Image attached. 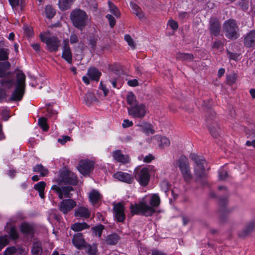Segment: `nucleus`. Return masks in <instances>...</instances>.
Wrapping results in <instances>:
<instances>
[{
  "instance_id": "48",
  "label": "nucleus",
  "mask_w": 255,
  "mask_h": 255,
  "mask_svg": "<svg viewBox=\"0 0 255 255\" xmlns=\"http://www.w3.org/2000/svg\"><path fill=\"white\" fill-rule=\"evenodd\" d=\"M209 129L212 136L215 138H218L220 136V134L219 131V128L217 126H210L209 127Z\"/></svg>"
},
{
  "instance_id": "19",
  "label": "nucleus",
  "mask_w": 255,
  "mask_h": 255,
  "mask_svg": "<svg viewBox=\"0 0 255 255\" xmlns=\"http://www.w3.org/2000/svg\"><path fill=\"white\" fill-rule=\"evenodd\" d=\"M210 195L211 198L217 199L219 205V208L217 210V214L219 217L221 219H222L223 218V200L222 197L212 191L210 192Z\"/></svg>"
},
{
  "instance_id": "11",
  "label": "nucleus",
  "mask_w": 255,
  "mask_h": 255,
  "mask_svg": "<svg viewBox=\"0 0 255 255\" xmlns=\"http://www.w3.org/2000/svg\"><path fill=\"white\" fill-rule=\"evenodd\" d=\"M94 163L89 160H81L79 162L77 168L83 175H88L93 169Z\"/></svg>"
},
{
  "instance_id": "16",
  "label": "nucleus",
  "mask_w": 255,
  "mask_h": 255,
  "mask_svg": "<svg viewBox=\"0 0 255 255\" xmlns=\"http://www.w3.org/2000/svg\"><path fill=\"white\" fill-rule=\"evenodd\" d=\"M72 242L74 246L79 250L84 248L87 244L84 239L82 234L80 233L74 235Z\"/></svg>"
},
{
  "instance_id": "47",
  "label": "nucleus",
  "mask_w": 255,
  "mask_h": 255,
  "mask_svg": "<svg viewBox=\"0 0 255 255\" xmlns=\"http://www.w3.org/2000/svg\"><path fill=\"white\" fill-rule=\"evenodd\" d=\"M42 252L41 247L39 244L35 243L31 250L32 255H41Z\"/></svg>"
},
{
  "instance_id": "62",
  "label": "nucleus",
  "mask_w": 255,
  "mask_h": 255,
  "mask_svg": "<svg viewBox=\"0 0 255 255\" xmlns=\"http://www.w3.org/2000/svg\"><path fill=\"white\" fill-rule=\"evenodd\" d=\"M71 139L70 137L68 135H64L61 138H58V142L64 144H65L67 141L70 140Z\"/></svg>"
},
{
  "instance_id": "58",
  "label": "nucleus",
  "mask_w": 255,
  "mask_h": 255,
  "mask_svg": "<svg viewBox=\"0 0 255 255\" xmlns=\"http://www.w3.org/2000/svg\"><path fill=\"white\" fill-rule=\"evenodd\" d=\"M106 17L109 21V24H110V26L112 28H113L115 26V23H116L115 18L112 15L109 14H108L106 15Z\"/></svg>"
},
{
  "instance_id": "38",
  "label": "nucleus",
  "mask_w": 255,
  "mask_h": 255,
  "mask_svg": "<svg viewBox=\"0 0 255 255\" xmlns=\"http://www.w3.org/2000/svg\"><path fill=\"white\" fill-rule=\"evenodd\" d=\"M34 172H40L42 176H45L48 174V170L47 168L42 166V164H37L33 168Z\"/></svg>"
},
{
  "instance_id": "13",
  "label": "nucleus",
  "mask_w": 255,
  "mask_h": 255,
  "mask_svg": "<svg viewBox=\"0 0 255 255\" xmlns=\"http://www.w3.org/2000/svg\"><path fill=\"white\" fill-rule=\"evenodd\" d=\"M205 166L203 167H194L195 181L197 182H200L203 185L207 184V182L204 180L207 177V174L205 173Z\"/></svg>"
},
{
  "instance_id": "40",
  "label": "nucleus",
  "mask_w": 255,
  "mask_h": 255,
  "mask_svg": "<svg viewBox=\"0 0 255 255\" xmlns=\"http://www.w3.org/2000/svg\"><path fill=\"white\" fill-rule=\"evenodd\" d=\"M119 240V236L116 234H112L108 236L106 242L107 244L110 245H116Z\"/></svg>"
},
{
  "instance_id": "36",
  "label": "nucleus",
  "mask_w": 255,
  "mask_h": 255,
  "mask_svg": "<svg viewBox=\"0 0 255 255\" xmlns=\"http://www.w3.org/2000/svg\"><path fill=\"white\" fill-rule=\"evenodd\" d=\"M176 58L179 60L191 61L194 58V56L190 53H184L179 52L176 54Z\"/></svg>"
},
{
  "instance_id": "28",
  "label": "nucleus",
  "mask_w": 255,
  "mask_h": 255,
  "mask_svg": "<svg viewBox=\"0 0 255 255\" xmlns=\"http://www.w3.org/2000/svg\"><path fill=\"white\" fill-rule=\"evenodd\" d=\"M177 164L180 170L190 167L188 159L185 155L180 156L177 160Z\"/></svg>"
},
{
  "instance_id": "6",
  "label": "nucleus",
  "mask_w": 255,
  "mask_h": 255,
  "mask_svg": "<svg viewBox=\"0 0 255 255\" xmlns=\"http://www.w3.org/2000/svg\"><path fill=\"white\" fill-rule=\"evenodd\" d=\"M128 114L134 118L142 119L145 117L147 109L143 104H138L133 107L128 108Z\"/></svg>"
},
{
  "instance_id": "4",
  "label": "nucleus",
  "mask_w": 255,
  "mask_h": 255,
  "mask_svg": "<svg viewBox=\"0 0 255 255\" xmlns=\"http://www.w3.org/2000/svg\"><path fill=\"white\" fill-rule=\"evenodd\" d=\"M239 26L235 20L229 19L224 22V32L226 37L231 40H234L240 36Z\"/></svg>"
},
{
  "instance_id": "3",
  "label": "nucleus",
  "mask_w": 255,
  "mask_h": 255,
  "mask_svg": "<svg viewBox=\"0 0 255 255\" xmlns=\"http://www.w3.org/2000/svg\"><path fill=\"white\" fill-rule=\"evenodd\" d=\"M73 25L82 31L89 23V17L86 12L79 8L73 10L70 15Z\"/></svg>"
},
{
  "instance_id": "51",
  "label": "nucleus",
  "mask_w": 255,
  "mask_h": 255,
  "mask_svg": "<svg viewBox=\"0 0 255 255\" xmlns=\"http://www.w3.org/2000/svg\"><path fill=\"white\" fill-rule=\"evenodd\" d=\"M9 241L7 235L0 237V251L9 244Z\"/></svg>"
},
{
  "instance_id": "55",
  "label": "nucleus",
  "mask_w": 255,
  "mask_h": 255,
  "mask_svg": "<svg viewBox=\"0 0 255 255\" xmlns=\"http://www.w3.org/2000/svg\"><path fill=\"white\" fill-rule=\"evenodd\" d=\"M46 183L44 181H41L34 185V188L38 191H44Z\"/></svg>"
},
{
  "instance_id": "42",
  "label": "nucleus",
  "mask_w": 255,
  "mask_h": 255,
  "mask_svg": "<svg viewBox=\"0 0 255 255\" xmlns=\"http://www.w3.org/2000/svg\"><path fill=\"white\" fill-rule=\"evenodd\" d=\"M108 5L111 12L115 15L117 17H120L121 13L118 8L110 1H108Z\"/></svg>"
},
{
  "instance_id": "35",
  "label": "nucleus",
  "mask_w": 255,
  "mask_h": 255,
  "mask_svg": "<svg viewBox=\"0 0 255 255\" xmlns=\"http://www.w3.org/2000/svg\"><path fill=\"white\" fill-rule=\"evenodd\" d=\"M89 228V226L87 223H77L72 225L71 229L75 232L81 231L84 229Z\"/></svg>"
},
{
  "instance_id": "45",
  "label": "nucleus",
  "mask_w": 255,
  "mask_h": 255,
  "mask_svg": "<svg viewBox=\"0 0 255 255\" xmlns=\"http://www.w3.org/2000/svg\"><path fill=\"white\" fill-rule=\"evenodd\" d=\"M45 14L47 18H52L55 14V10L50 6L47 5L45 8Z\"/></svg>"
},
{
  "instance_id": "10",
  "label": "nucleus",
  "mask_w": 255,
  "mask_h": 255,
  "mask_svg": "<svg viewBox=\"0 0 255 255\" xmlns=\"http://www.w3.org/2000/svg\"><path fill=\"white\" fill-rule=\"evenodd\" d=\"M212 102L211 100H208L207 101L203 100L202 104L206 112V120L208 123H210L211 121H214L216 117V113L211 108Z\"/></svg>"
},
{
  "instance_id": "60",
  "label": "nucleus",
  "mask_w": 255,
  "mask_h": 255,
  "mask_svg": "<svg viewBox=\"0 0 255 255\" xmlns=\"http://www.w3.org/2000/svg\"><path fill=\"white\" fill-rule=\"evenodd\" d=\"M111 70L117 75H119L121 73V70L119 66L117 65H112L110 67Z\"/></svg>"
},
{
  "instance_id": "17",
  "label": "nucleus",
  "mask_w": 255,
  "mask_h": 255,
  "mask_svg": "<svg viewBox=\"0 0 255 255\" xmlns=\"http://www.w3.org/2000/svg\"><path fill=\"white\" fill-rule=\"evenodd\" d=\"M113 176L115 178L128 184L132 183L133 181V177L131 175L122 171L117 172Z\"/></svg>"
},
{
  "instance_id": "49",
  "label": "nucleus",
  "mask_w": 255,
  "mask_h": 255,
  "mask_svg": "<svg viewBox=\"0 0 255 255\" xmlns=\"http://www.w3.org/2000/svg\"><path fill=\"white\" fill-rule=\"evenodd\" d=\"M46 122L47 119L44 117H41L38 120L39 126L41 127L44 131H47L49 128Z\"/></svg>"
},
{
  "instance_id": "5",
  "label": "nucleus",
  "mask_w": 255,
  "mask_h": 255,
  "mask_svg": "<svg viewBox=\"0 0 255 255\" xmlns=\"http://www.w3.org/2000/svg\"><path fill=\"white\" fill-rule=\"evenodd\" d=\"M40 37L41 40L46 44L49 51L53 52L58 51L60 45V40L58 37L55 36L47 37L42 34H40Z\"/></svg>"
},
{
  "instance_id": "24",
  "label": "nucleus",
  "mask_w": 255,
  "mask_h": 255,
  "mask_svg": "<svg viewBox=\"0 0 255 255\" xmlns=\"http://www.w3.org/2000/svg\"><path fill=\"white\" fill-rule=\"evenodd\" d=\"M113 157L115 160L123 163H127L129 162L128 156L124 155L120 150L113 152Z\"/></svg>"
},
{
  "instance_id": "20",
  "label": "nucleus",
  "mask_w": 255,
  "mask_h": 255,
  "mask_svg": "<svg viewBox=\"0 0 255 255\" xmlns=\"http://www.w3.org/2000/svg\"><path fill=\"white\" fill-rule=\"evenodd\" d=\"M255 227V222L253 221L248 223L244 228L240 231L238 236L240 238H245L253 231Z\"/></svg>"
},
{
  "instance_id": "61",
  "label": "nucleus",
  "mask_w": 255,
  "mask_h": 255,
  "mask_svg": "<svg viewBox=\"0 0 255 255\" xmlns=\"http://www.w3.org/2000/svg\"><path fill=\"white\" fill-rule=\"evenodd\" d=\"M1 115L2 116V118L4 121H7L9 118L10 117V115L9 114V111L3 109L1 111Z\"/></svg>"
},
{
  "instance_id": "14",
  "label": "nucleus",
  "mask_w": 255,
  "mask_h": 255,
  "mask_svg": "<svg viewBox=\"0 0 255 255\" xmlns=\"http://www.w3.org/2000/svg\"><path fill=\"white\" fill-rule=\"evenodd\" d=\"M63 46L62 47V58L65 59L68 63H72V54L69 44L68 39L63 40Z\"/></svg>"
},
{
  "instance_id": "26",
  "label": "nucleus",
  "mask_w": 255,
  "mask_h": 255,
  "mask_svg": "<svg viewBox=\"0 0 255 255\" xmlns=\"http://www.w3.org/2000/svg\"><path fill=\"white\" fill-rule=\"evenodd\" d=\"M20 231L26 235H32L34 234V227L32 225L24 222L20 226Z\"/></svg>"
},
{
  "instance_id": "39",
  "label": "nucleus",
  "mask_w": 255,
  "mask_h": 255,
  "mask_svg": "<svg viewBox=\"0 0 255 255\" xmlns=\"http://www.w3.org/2000/svg\"><path fill=\"white\" fill-rule=\"evenodd\" d=\"M180 171L185 181L187 183H189L193 178L190 167Z\"/></svg>"
},
{
  "instance_id": "46",
  "label": "nucleus",
  "mask_w": 255,
  "mask_h": 255,
  "mask_svg": "<svg viewBox=\"0 0 255 255\" xmlns=\"http://www.w3.org/2000/svg\"><path fill=\"white\" fill-rule=\"evenodd\" d=\"M227 55L230 59L238 61L240 54L230 51L229 48L227 49Z\"/></svg>"
},
{
  "instance_id": "21",
  "label": "nucleus",
  "mask_w": 255,
  "mask_h": 255,
  "mask_svg": "<svg viewBox=\"0 0 255 255\" xmlns=\"http://www.w3.org/2000/svg\"><path fill=\"white\" fill-rule=\"evenodd\" d=\"M220 25L219 20L216 18H211L210 20V31L211 34L217 36L220 31Z\"/></svg>"
},
{
  "instance_id": "53",
  "label": "nucleus",
  "mask_w": 255,
  "mask_h": 255,
  "mask_svg": "<svg viewBox=\"0 0 255 255\" xmlns=\"http://www.w3.org/2000/svg\"><path fill=\"white\" fill-rule=\"evenodd\" d=\"M8 233L10 238L13 240H15L18 237V235L15 227H11Z\"/></svg>"
},
{
  "instance_id": "23",
  "label": "nucleus",
  "mask_w": 255,
  "mask_h": 255,
  "mask_svg": "<svg viewBox=\"0 0 255 255\" xmlns=\"http://www.w3.org/2000/svg\"><path fill=\"white\" fill-rule=\"evenodd\" d=\"M137 126L141 128V131L146 133L153 134L155 133V130L153 128V127L151 124L147 123L145 122H142L138 123Z\"/></svg>"
},
{
  "instance_id": "41",
  "label": "nucleus",
  "mask_w": 255,
  "mask_h": 255,
  "mask_svg": "<svg viewBox=\"0 0 255 255\" xmlns=\"http://www.w3.org/2000/svg\"><path fill=\"white\" fill-rule=\"evenodd\" d=\"M89 198L93 204H96L100 198V194L98 191L93 190L89 194Z\"/></svg>"
},
{
  "instance_id": "30",
  "label": "nucleus",
  "mask_w": 255,
  "mask_h": 255,
  "mask_svg": "<svg viewBox=\"0 0 255 255\" xmlns=\"http://www.w3.org/2000/svg\"><path fill=\"white\" fill-rule=\"evenodd\" d=\"M98 102V99L93 93L88 92L85 95V102L87 106H91L94 103Z\"/></svg>"
},
{
  "instance_id": "52",
  "label": "nucleus",
  "mask_w": 255,
  "mask_h": 255,
  "mask_svg": "<svg viewBox=\"0 0 255 255\" xmlns=\"http://www.w3.org/2000/svg\"><path fill=\"white\" fill-rule=\"evenodd\" d=\"M98 40V37L96 36H91L89 37V44L91 45V48L93 50L95 49Z\"/></svg>"
},
{
  "instance_id": "57",
  "label": "nucleus",
  "mask_w": 255,
  "mask_h": 255,
  "mask_svg": "<svg viewBox=\"0 0 255 255\" xmlns=\"http://www.w3.org/2000/svg\"><path fill=\"white\" fill-rule=\"evenodd\" d=\"M7 97L6 91L3 88H0V103H2L6 101Z\"/></svg>"
},
{
  "instance_id": "37",
  "label": "nucleus",
  "mask_w": 255,
  "mask_h": 255,
  "mask_svg": "<svg viewBox=\"0 0 255 255\" xmlns=\"http://www.w3.org/2000/svg\"><path fill=\"white\" fill-rule=\"evenodd\" d=\"M84 248L88 255H98L97 246L96 244L90 245L87 244Z\"/></svg>"
},
{
  "instance_id": "25",
  "label": "nucleus",
  "mask_w": 255,
  "mask_h": 255,
  "mask_svg": "<svg viewBox=\"0 0 255 255\" xmlns=\"http://www.w3.org/2000/svg\"><path fill=\"white\" fill-rule=\"evenodd\" d=\"M87 74L92 80L98 81L101 75V73L95 67H90L88 69Z\"/></svg>"
},
{
  "instance_id": "15",
  "label": "nucleus",
  "mask_w": 255,
  "mask_h": 255,
  "mask_svg": "<svg viewBox=\"0 0 255 255\" xmlns=\"http://www.w3.org/2000/svg\"><path fill=\"white\" fill-rule=\"evenodd\" d=\"M114 210L115 217L119 222H123L126 216L124 213L125 208L122 204L118 203L114 206Z\"/></svg>"
},
{
  "instance_id": "31",
  "label": "nucleus",
  "mask_w": 255,
  "mask_h": 255,
  "mask_svg": "<svg viewBox=\"0 0 255 255\" xmlns=\"http://www.w3.org/2000/svg\"><path fill=\"white\" fill-rule=\"evenodd\" d=\"M90 214L88 209L85 207L78 208L75 211V216L84 217L85 218H89Z\"/></svg>"
},
{
  "instance_id": "2",
  "label": "nucleus",
  "mask_w": 255,
  "mask_h": 255,
  "mask_svg": "<svg viewBox=\"0 0 255 255\" xmlns=\"http://www.w3.org/2000/svg\"><path fill=\"white\" fill-rule=\"evenodd\" d=\"M149 203L150 206L144 202H141L139 204L135 205L131 204L130 207L131 214L132 215L141 214L145 216H151L155 212L154 207H157L160 204L159 197L156 194L153 195Z\"/></svg>"
},
{
  "instance_id": "34",
  "label": "nucleus",
  "mask_w": 255,
  "mask_h": 255,
  "mask_svg": "<svg viewBox=\"0 0 255 255\" xmlns=\"http://www.w3.org/2000/svg\"><path fill=\"white\" fill-rule=\"evenodd\" d=\"M75 0H59L58 5L60 9L65 10L69 9Z\"/></svg>"
},
{
  "instance_id": "54",
  "label": "nucleus",
  "mask_w": 255,
  "mask_h": 255,
  "mask_svg": "<svg viewBox=\"0 0 255 255\" xmlns=\"http://www.w3.org/2000/svg\"><path fill=\"white\" fill-rule=\"evenodd\" d=\"M125 39L128 42L129 46H130L132 49H134L135 47V44L133 41V39L131 37L128 35L126 34L125 35Z\"/></svg>"
},
{
  "instance_id": "29",
  "label": "nucleus",
  "mask_w": 255,
  "mask_h": 255,
  "mask_svg": "<svg viewBox=\"0 0 255 255\" xmlns=\"http://www.w3.org/2000/svg\"><path fill=\"white\" fill-rule=\"evenodd\" d=\"M190 158L194 162L195 164L194 167H204V164L206 163L204 159L199 157L194 153H191L190 155Z\"/></svg>"
},
{
  "instance_id": "8",
  "label": "nucleus",
  "mask_w": 255,
  "mask_h": 255,
  "mask_svg": "<svg viewBox=\"0 0 255 255\" xmlns=\"http://www.w3.org/2000/svg\"><path fill=\"white\" fill-rule=\"evenodd\" d=\"M60 178L61 182L65 184L75 185L78 182L77 176L68 170H64L60 173Z\"/></svg>"
},
{
  "instance_id": "9",
  "label": "nucleus",
  "mask_w": 255,
  "mask_h": 255,
  "mask_svg": "<svg viewBox=\"0 0 255 255\" xmlns=\"http://www.w3.org/2000/svg\"><path fill=\"white\" fill-rule=\"evenodd\" d=\"M51 189L57 194L60 199H62L63 197L70 198L72 196V194L70 192L74 190L73 188L71 186H68L60 187L55 185L52 186Z\"/></svg>"
},
{
  "instance_id": "22",
  "label": "nucleus",
  "mask_w": 255,
  "mask_h": 255,
  "mask_svg": "<svg viewBox=\"0 0 255 255\" xmlns=\"http://www.w3.org/2000/svg\"><path fill=\"white\" fill-rule=\"evenodd\" d=\"M228 195L229 194L227 193V189L224 187V226L226 225V226L228 225V223L225 220L226 218L229 217L235 210L233 207H230L227 204L225 196H228Z\"/></svg>"
},
{
  "instance_id": "64",
  "label": "nucleus",
  "mask_w": 255,
  "mask_h": 255,
  "mask_svg": "<svg viewBox=\"0 0 255 255\" xmlns=\"http://www.w3.org/2000/svg\"><path fill=\"white\" fill-rule=\"evenodd\" d=\"M133 125V123L132 121H130L128 120H125L124 121V123H123V127L124 128L130 127Z\"/></svg>"
},
{
  "instance_id": "44",
  "label": "nucleus",
  "mask_w": 255,
  "mask_h": 255,
  "mask_svg": "<svg viewBox=\"0 0 255 255\" xmlns=\"http://www.w3.org/2000/svg\"><path fill=\"white\" fill-rule=\"evenodd\" d=\"M9 50L6 48H0V61H5L8 58Z\"/></svg>"
},
{
  "instance_id": "59",
  "label": "nucleus",
  "mask_w": 255,
  "mask_h": 255,
  "mask_svg": "<svg viewBox=\"0 0 255 255\" xmlns=\"http://www.w3.org/2000/svg\"><path fill=\"white\" fill-rule=\"evenodd\" d=\"M168 24L173 30H176L178 28V25L177 22L173 19L169 20L168 21Z\"/></svg>"
},
{
  "instance_id": "27",
  "label": "nucleus",
  "mask_w": 255,
  "mask_h": 255,
  "mask_svg": "<svg viewBox=\"0 0 255 255\" xmlns=\"http://www.w3.org/2000/svg\"><path fill=\"white\" fill-rule=\"evenodd\" d=\"M154 138L157 140L159 142L158 146L161 148L163 149L165 147H168L170 144V141L168 138L165 136H161V135H155L153 136Z\"/></svg>"
},
{
  "instance_id": "1",
  "label": "nucleus",
  "mask_w": 255,
  "mask_h": 255,
  "mask_svg": "<svg viewBox=\"0 0 255 255\" xmlns=\"http://www.w3.org/2000/svg\"><path fill=\"white\" fill-rule=\"evenodd\" d=\"M11 67L8 61L0 62V81L1 86L9 89L15 84L14 91L11 94L8 101H20L25 93V75L21 71L17 72H7Z\"/></svg>"
},
{
  "instance_id": "43",
  "label": "nucleus",
  "mask_w": 255,
  "mask_h": 255,
  "mask_svg": "<svg viewBox=\"0 0 255 255\" xmlns=\"http://www.w3.org/2000/svg\"><path fill=\"white\" fill-rule=\"evenodd\" d=\"M237 75L235 73L227 74L226 76L227 84L229 86L232 85L236 81Z\"/></svg>"
},
{
  "instance_id": "32",
  "label": "nucleus",
  "mask_w": 255,
  "mask_h": 255,
  "mask_svg": "<svg viewBox=\"0 0 255 255\" xmlns=\"http://www.w3.org/2000/svg\"><path fill=\"white\" fill-rule=\"evenodd\" d=\"M127 101L128 105L130 106L129 107H133V106L139 104L137 101L135 96L132 92H128L127 96Z\"/></svg>"
},
{
  "instance_id": "33",
  "label": "nucleus",
  "mask_w": 255,
  "mask_h": 255,
  "mask_svg": "<svg viewBox=\"0 0 255 255\" xmlns=\"http://www.w3.org/2000/svg\"><path fill=\"white\" fill-rule=\"evenodd\" d=\"M130 5L132 7L133 12L140 19L144 17V15L139 6L133 2H130Z\"/></svg>"
},
{
  "instance_id": "7",
  "label": "nucleus",
  "mask_w": 255,
  "mask_h": 255,
  "mask_svg": "<svg viewBox=\"0 0 255 255\" xmlns=\"http://www.w3.org/2000/svg\"><path fill=\"white\" fill-rule=\"evenodd\" d=\"M134 177L142 186H146L149 183L150 175L149 170L147 168H143L140 171L135 170L134 171Z\"/></svg>"
},
{
  "instance_id": "63",
  "label": "nucleus",
  "mask_w": 255,
  "mask_h": 255,
  "mask_svg": "<svg viewBox=\"0 0 255 255\" xmlns=\"http://www.w3.org/2000/svg\"><path fill=\"white\" fill-rule=\"evenodd\" d=\"M78 37L75 34L73 33L70 37V41L72 44L76 43L78 42Z\"/></svg>"
},
{
  "instance_id": "50",
  "label": "nucleus",
  "mask_w": 255,
  "mask_h": 255,
  "mask_svg": "<svg viewBox=\"0 0 255 255\" xmlns=\"http://www.w3.org/2000/svg\"><path fill=\"white\" fill-rule=\"evenodd\" d=\"M104 229V226L100 224L93 227L92 230L96 235H98L99 237H101Z\"/></svg>"
},
{
  "instance_id": "12",
  "label": "nucleus",
  "mask_w": 255,
  "mask_h": 255,
  "mask_svg": "<svg viewBox=\"0 0 255 255\" xmlns=\"http://www.w3.org/2000/svg\"><path fill=\"white\" fill-rule=\"evenodd\" d=\"M76 206V202L71 199L63 200L59 203V210L64 214H67Z\"/></svg>"
},
{
  "instance_id": "56",
  "label": "nucleus",
  "mask_w": 255,
  "mask_h": 255,
  "mask_svg": "<svg viewBox=\"0 0 255 255\" xmlns=\"http://www.w3.org/2000/svg\"><path fill=\"white\" fill-rule=\"evenodd\" d=\"M17 252V250L14 247H10L6 248L4 252V255H12Z\"/></svg>"
},
{
  "instance_id": "18",
  "label": "nucleus",
  "mask_w": 255,
  "mask_h": 255,
  "mask_svg": "<svg viewBox=\"0 0 255 255\" xmlns=\"http://www.w3.org/2000/svg\"><path fill=\"white\" fill-rule=\"evenodd\" d=\"M244 44L248 48L255 46V30H252L244 36Z\"/></svg>"
}]
</instances>
